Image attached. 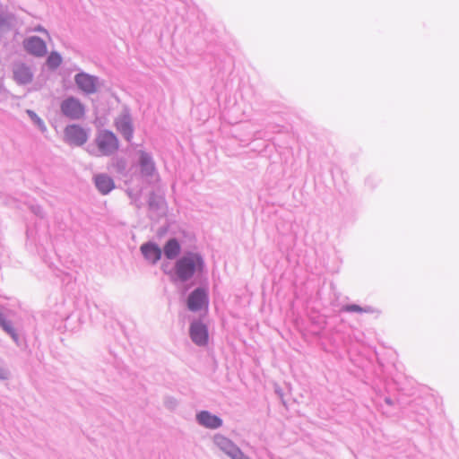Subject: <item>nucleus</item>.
Listing matches in <instances>:
<instances>
[{
    "label": "nucleus",
    "instance_id": "1",
    "mask_svg": "<svg viewBox=\"0 0 459 459\" xmlns=\"http://www.w3.org/2000/svg\"><path fill=\"white\" fill-rule=\"evenodd\" d=\"M204 263L199 254L187 253L177 260L174 267V274L181 281H186L195 273L204 271Z\"/></svg>",
    "mask_w": 459,
    "mask_h": 459
},
{
    "label": "nucleus",
    "instance_id": "2",
    "mask_svg": "<svg viewBox=\"0 0 459 459\" xmlns=\"http://www.w3.org/2000/svg\"><path fill=\"white\" fill-rule=\"evenodd\" d=\"M95 141L102 155H110L117 152L119 147L117 137L108 130L100 132Z\"/></svg>",
    "mask_w": 459,
    "mask_h": 459
},
{
    "label": "nucleus",
    "instance_id": "3",
    "mask_svg": "<svg viewBox=\"0 0 459 459\" xmlns=\"http://www.w3.org/2000/svg\"><path fill=\"white\" fill-rule=\"evenodd\" d=\"M61 111L65 117L80 119L84 116L85 108L79 100L70 97L61 103Z\"/></svg>",
    "mask_w": 459,
    "mask_h": 459
},
{
    "label": "nucleus",
    "instance_id": "4",
    "mask_svg": "<svg viewBox=\"0 0 459 459\" xmlns=\"http://www.w3.org/2000/svg\"><path fill=\"white\" fill-rule=\"evenodd\" d=\"M65 140L74 145L81 146L88 140V133L79 125H70L65 129Z\"/></svg>",
    "mask_w": 459,
    "mask_h": 459
},
{
    "label": "nucleus",
    "instance_id": "5",
    "mask_svg": "<svg viewBox=\"0 0 459 459\" xmlns=\"http://www.w3.org/2000/svg\"><path fill=\"white\" fill-rule=\"evenodd\" d=\"M207 292L204 289L195 290L188 297L187 307L191 311H197L207 307Z\"/></svg>",
    "mask_w": 459,
    "mask_h": 459
},
{
    "label": "nucleus",
    "instance_id": "6",
    "mask_svg": "<svg viewBox=\"0 0 459 459\" xmlns=\"http://www.w3.org/2000/svg\"><path fill=\"white\" fill-rule=\"evenodd\" d=\"M190 337L199 346H204L208 342V331L205 325L195 322L190 326Z\"/></svg>",
    "mask_w": 459,
    "mask_h": 459
},
{
    "label": "nucleus",
    "instance_id": "7",
    "mask_svg": "<svg viewBox=\"0 0 459 459\" xmlns=\"http://www.w3.org/2000/svg\"><path fill=\"white\" fill-rule=\"evenodd\" d=\"M216 443L219 447L232 459H250L228 438L222 437H218Z\"/></svg>",
    "mask_w": 459,
    "mask_h": 459
},
{
    "label": "nucleus",
    "instance_id": "8",
    "mask_svg": "<svg viewBox=\"0 0 459 459\" xmlns=\"http://www.w3.org/2000/svg\"><path fill=\"white\" fill-rule=\"evenodd\" d=\"M13 79L18 84H28L32 82L33 74L23 63H17L13 68Z\"/></svg>",
    "mask_w": 459,
    "mask_h": 459
},
{
    "label": "nucleus",
    "instance_id": "9",
    "mask_svg": "<svg viewBox=\"0 0 459 459\" xmlns=\"http://www.w3.org/2000/svg\"><path fill=\"white\" fill-rule=\"evenodd\" d=\"M115 126L126 141L132 140L134 129L131 118L127 115L119 116L115 121Z\"/></svg>",
    "mask_w": 459,
    "mask_h": 459
},
{
    "label": "nucleus",
    "instance_id": "10",
    "mask_svg": "<svg viewBox=\"0 0 459 459\" xmlns=\"http://www.w3.org/2000/svg\"><path fill=\"white\" fill-rule=\"evenodd\" d=\"M138 155L140 174L143 177L152 176L155 172V164L152 156L144 151H140Z\"/></svg>",
    "mask_w": 459,
    "mask_h": 459
},
{
    "label": "nucleus",
    "instance_id": "11",
    "mask_svg": "<svg viewBox=\"0 0 459 459\" xmlns=\"http://www.w3.org/2000/svg\"><path fill=\"white\" fill-rule=\"evenodd\" d=\"M25 49L35 56H43L47 52L46 43L39 37H31L24 40Z\"/></svg>",
    "mask_w": 459,
    "mask_h": 459
},
{
    "label": "nucleus",
    "instance_id": "12",
    "mask_svg": "<svg viewBox=\"0 0 459 459\" xmlns=\"http://www.w3.org/2000/svg\"><path fill=\"white\" fill-rule=\"evenodd\" d=\"M77 86L86 93H93L97 89V80L87 74H79L75 76Z\"/></svg>",
    "mask_w": 459,
    "mask_h": 459
},
{
    "label": "nucleus",
    "instance_id": "13",
    "mask_svg": "<svg viewBox=\"0 0 459 459\" xmlns=\"http://www.w3.org/2000/svg\"><path fill=\"white\" fill-rule=\"evenodd\" d=\"M197 420L201 425L208 429H217L222 424V420L219 417L206 411H203L197 414Z\"/></svg>",
    "mask_w": 459,
    "mask_h": 459
},
{
    "label": "nucleus",
    "instance_id": "14",
    "mask_svg": "<svg viewBox=\"0 0 459 459\" xmlns=\"http://www.w3.org/2000/svg\"><path fill=\"white\" fill-rule=\"evenodd\" d=\"M141 251L144 257L152 263H156L161 256V249L153 243L143 244Z\"/></svg>",
    "mask_w": 459,
    "mask_h": 459
},
{
    "label": "nucleus",
    "instance_id": "15",
    "mask_svg": "<svg viewBox=\"0 0 459 459\" xmlns=\"http://www.w3.org/2000/svg\"><path fill=\"white\" fill-rule=\"evenodd\" d=\"M94 180L97 188L103 195H106L108 192H110L115 186L113 179L110 177L104 174L97 175Z\"/></svg>",
    "mask_w": 459,
    "mask_h": 459
},
{
    "label": "nucleus",
    "instance_id": "16",
    "mask_svg": "<svg viewBox=\"0 0 459 459\" xmlns=\"http://www.w3.org/2000/svg\"><path fill=\"white\" fill-rule=\"evenodd\" d=\"M180 245L175 238L169 239L164 246V255L168 259L176 258L180 253Z\"/></svg>",
    "mask_w": 459,
    "mask_h": 459
},
{
    "label": "nucleus",
    "instance_id": "17",
    "mask_svg": "<svg viewBox=\"0 0 459 459\" xmlns=\"http://www.w3.org/2000/svg\"><path fill=\"white\" fill-rule=\"evenodd\" d=\"M0 325L3 329L8 333L14 340H17V333H15L14 328L11 325V324L5 320L3 314L0 312Z\"/></svg>",
    "mask_w": 459,
    "mask_h": 459
},
{
    "label": "nucleus",
    "instance_id": "18",
    "mask_svg": "<svg viewBox=\"0 0 459 459\" xmlns=\"http://www.w3.org/2000/svg\"><path fill=\"white\" fill-rule=\"evenodd\" d=\"M61 62H62V58H61L60 55L56 52H52L48 56V60H47L48 65L52 69L58 67L60 65Z\"/></svg>",
    "mask_w": 459,
    "mask_h": 459
},
{
    "label": "nucleus",
    "instance_id": "19",
    "mask_svg": "<svg viewBox=\"0 0 459 459\" xmlns=\"http://www.w3.org/2000/svg\"><path fill=\"white\" fill-rule=\"evenodd\" d=\"M342 310L345 312H356V313H368L371 310L369 308H364L359 307V305H346L342 307Z\"/></svg>",
    "mask_w": 459,
    "mask_h": 459
},
{
    "label": "nucleus",
    "instance_id": "20",
    "mask_svg": "<svg viewBox=\"0 0 459 459\" xmlns=\"http://www.w3.org/2000/svg\"><path fill=\"white\" fill-rule=\"evenodd\" d=\"M28 113L30 116V117L35 121V123H37L39 125V126H40L41 128L44 127V124H43L42 120L40 118H39L34 112L29 110Z\"/></svg>",
    "mask_w": 459,
    "mask_h": 459
},
{
    "label": "nucleus",
    "instance_id": "21",
    "mask_svg": "<svg viewBox=\"0 0 459 459\" xmlns=\"http://www.w3.org/2000/svg\"><path fill=\"white\" fill-rule=\"evenodd\" d=\"M162 267H163V271H164L165 273H169V274H170V273H171V272H168V271H167V269H166V266H165V265H163Z\"/></svg>",
    "mask_w": 459,
    "mask_h": 459
},
{
    "label": "nucleus",
    "instance_id": "22",
    "mask_svg": "<svg viewBox=\"0 0 459 459\" xmlns=\"http://www.w3.org/2000/svg\"><path fill=\"white\" fill-rule=\"evenodd\" d=\"M36 30H38V31H44V30H43L42 28H40V27H38V28L36 29Z\"/></svg>",
    "mask_w": 459,
    "mask_h": 459
}]
</instances>
